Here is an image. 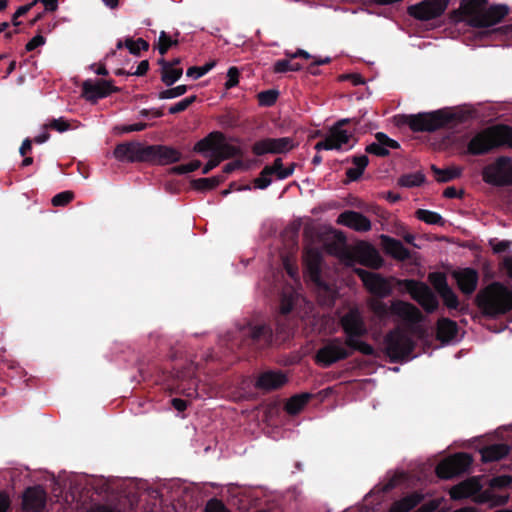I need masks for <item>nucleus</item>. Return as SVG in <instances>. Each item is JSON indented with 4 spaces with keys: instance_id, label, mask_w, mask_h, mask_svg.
<instances>
[{
    "instance_id": "obj_55",
    "label": "nucleus",
    "mask_w": 512,
    "mask_h": 512,
    "mask_svg": "<svg viewBox=\"0 0 512 512\" xmlns=\"http://www.w3.org/2000/svg\"><path fill=\"white\" fill-rule=\"evenodd\" d=\"M205 512H230L222 501L210 499L205 507Z\"/></svg>"
},
{
    "instance_id": "obj_13",
    "label": "nucleus",
    "mask_w": 512,
    "mask_h": 512,
    "mask_svg": "<svg viewBox=\"0 0 512 512\" xmlns=\"http://www.w3.org/2000/svg\"><path fill=\"white\" fill-rule=\"evenodd\" d=\"M348 120H341L337 122L328 132L324 140L319 141L315 145L316 150H333L340 149L344 144L349 142L351 132L345 129L344 126Z\"/></svg>"
},
{
    "instance_id": "obj_14",
    "label": "nucleus",
    "mask_w": 512,
    "mask_h": 512,
    "mask_svg": "<svg viewBox=\"0 0 512 512\" xmlns=\"http://www.w3.org/2000/svg\"><path fill=\"white\" fill-rule=\"evenodd\" d=\"M294 147L293 140L289 137L282 138H267L256 142L253 145V152L256 155H263L266 153H286Z\"/></svg>"
},
{
    "instance_id": "obj_27",
    "label": "nucleus",
    "mask_w": 512,
    "mask_h": 512,
    "mask_svg": "<svg viewBox=\"0 0 512 512\" xmlns=\"http://www.w3.org/2000/svg\"><path fill=\"white\" fill-rule=\"evenodd\" d=\"M242 154L241 147L237 141H225L224 136L221 133L219 143L217 145L216 155L219 159L225 160Z\"/></svg>"
},
{
    "instance_id": "obj_44",
    "label": "nucleus",
    "mask_w": 512,
    "mask_h": 512,
    "mask_svg": "<svg viewBox=\"0 0 512 512\" xmlns=\"http://www.w3.org/2000/svg\"><path fill=\"white\" fill-rule=\"evenodd\" d=\"M371 229V221L359 212L354 211V231L367 232Z\"/></svg>"
},
{
    "instance_id": "obj_36",
    "label": "nucleus",
    "mask_w": 512,
    "mask_h": 512,
    "mask_svg": "<svg viewBox=\"0 0 512 512\" xmlns=\"http://www.w3.org/2000/svg\"><path fill=\"white\" fill-rule=\"evenodd\" d=\"M267 168H270L271 175L275 174L278 179L282 180L293 174L295 164L292 163L288 167H283L282 159L277 158L274 160L273 164L267 166Z\"/></svg>"
},
{
    "instance_id": "obj_3",
    "label": "nucleus",
    "mask_w": 512,
    "mask_h": 512,
    "mask_svg": "<svg viewBox=\"0 0 512 512\" xmlns=\"http://www.w3.org/2000/svg\"><path fill=\"white\" fill-rule=\"evenodd\" d=\"M485 0H462L460 9L468 24L474 28H489L499 24L508 15L505 4H493L485 7Z\"/></svg>"
},
{
    "instance_id": "obj_56",
    "label": "nucleus",
    "mask_w": 512,
    "mask_h": 512,
    "mask_svg": "<svg viewBox=\"0 0 512 512\" xmlns=\"http://www.w3.org/2000/svg\"><path fill=\"white\" fill-rule=\"evenodd\" d=\"M227 81L225 83V88L230 89L236 86L239 82V71L236 67H230L227 72Z\"/></svg>"
},
{
    "instance_id": "obj_58",
    "label": "nucleus",
    "mask_w": 512,
    "mask_h": 512,
    "mask_svg": "<svg viewBox=\"0 0 512 512\" xmlns=\"http://www.w3.org/2000/svg\"><path fill=\"white\" fill-rule=\"evenodd\" d=\"M147 124L144 123V122H139V123H135V124H130V125H122L120 127H118V131L120 133H130V132H135V131H142L144 129L147 128Z\"/></svg>"
},
{
    "instance_id": "obj_41",
    "label": "nucleus",
    "mask_w": 512,
    "mask_h": 512,
    "mask_svg": "<svg viewBox=\"0 0 512 512\" xmlns=\"http://www.w3.org/2000/svg\"><path fill=\"white\" fill-rule=\"evenodd\" d=\"M297 299V294L295 292L284 293L280 302V312L282 314H288L293 309L294 303Z\"/></svg>"
},
{
    "instance_id": "obj_47",
    "label": "nucleus",
    "mask_w": 512,
    "mask_h": 512,
    "mask_svg": "<svg viewBox=\"0 0 512 512\" xmlns=\"http://www.w3.org/2000/svg\"><path fill=\"white\" fill-rule=\"evenodd\" d=\"M278 98V91L276 90H266L262 91L258 94L259 104L262 106H271L273 105Z\"/></svg>"
},
{
    "instance_id": "obj_43",
    "label": "nucleus",
    "mask_w": 512,
    "mask_h": 512,
    "mask_svg": "<svg viewBox=\"0 0 512 512\" xmlns=\"http://www.w3.org/2000/svg\"><path fill=\"white\" fill-rule=\"evenodd\" d=\"M178 40L172 39L166 32L162 31L159 35L158 50L161 55H164L170 47L177 45Z\"/></svg>"
},
{
    "instance_id": "obj_31",
    "label": "nucleus",
    "mask_w": 512,
    "mask_h": 512,
    "mask_svg": "<svg viewBox=\"0 0 512 512\" xmlns=\"http://www.w3.org/2000/svg\"><path fill=\"white\" fill-rule=\"evenodd\" d=\"M310 399L311 394L309 393L294 395L287 400L285 404V411L289 415H297L304 409V407L308 404Z\"/></svg>"
},
{
    "instance_id": "obj_20",
    "label": "nucleus",
    "mask_w": 512,
    "mask_h": 512,
    "mask_svg": "<svg viewBox=\"0 0 512 512\" xmlns=\"http://www.w3.org/2000/svg\"><path fill=\"white\" fill-rule=\"evenodd\" d=\"M376 141L367 145L366 152L378 157H386L390 154L389 149H398L399 143L389 138L385 133L378 132L375 135Z\"/></svg>"
},
{
    "instance_id": "obj_29",
    "label": "nucleus",
    "mask_w": 512,
    "mask_h": 512,
    "mask_svg": "<svg viewBox=\"0 0 512 512\" xmlns=\"http://www.w3.org/2000/svg\"><path fill=\"white\" fill-rule=\"evenodd\" d=\"M361 319L358 308L354 305V337L360 334ZM354 351H359L364 355H373L374 348L361 340L354 338Z\"/></svg>"
},
{
    "instance_id": "obj_49",
    "label": "nucleus",
    "mask_w": 512,
    "mask_h": 512,
    "mask_svg": "<svg viewBox=\"0 0 512 512\" xmlns=\"http://www.w3.org/2000/svg\"><path fill=\"white\" fill-rule=\"evenodd\" d=\"M187 91V86L186 85H179V86H176L174 88H170V89H167V90H164L162 92L159 93V98L160 99H172V98H177L179 96H182L183 94H185Z\"/></svg>"
},
{
    "instance_id": "obj_19",
    "label": "nucleus",
    "mask_w": 512,
    "mask_h": 512,
    "mask_svg": "<svg viewBox=\"0 0 512 512\" xmlns=\"http://www.w3.org/2000/svg\"><path fill=\"white\" fill-rule=\"evenodd\" d=\"M115 90L111 82L106 80H98L96 82L85 81L83 83V96L88 101L104 98Z\"/></svg>"
},
{
    "instance_id": "obj_15",
    "label": "nucleus",
    "mask_w": 512,
    "mask_h": 512,
    "mask_svg": "<svg viewBox=\"0 0 512 512\" xmlns=\"http://www.w3.org/2000/svg\"><path fill=\"white\" fill-rule=\"evenodd\" d=\"M145 155L161 165L175 163L181 159V153L177 149L164 146L153 145L145 149Z\"/></svg>"
},
{
    "instance_id": "obj_50",
    "label": "nucleus",
    "mask_w": 512,
    "mask_h": 512,
    "mask_svg": "<svg viewBox=\"0 0 512 512\" xmlns=\"http://www.w3.org/2000/svg\"><path fill=\"white\" fill-rule=\"evenodd\" d=\"M250 335L255 340L263 338L265 342H268L271 336V331L264 325L254 326L250 329Z\"/></svg>"
},
{
    "instance_id": "obj_64",
    "label": "nucleus",
    "mask_w": 512,
    "mask_h": 512,
    "mask_svg": "<svg viewBox=\"0 0 512 512\" xmlns=\"http://www.w3.org/2000/svg\"><path fill=\"white\" fill-rule=\"evenodd\" d=\"M443 196L449 199L453 198H462L463 192H458L457 189L453 186L447 187L444 192Z\"/></svg>"
},
{
    "instance_id": "obj_45",
    "label": "nucleus",
    "mask_w": 512,
    "mask_h": 512,
    "mask_svg": "<svg viewBox=\"0 0 512 512\" xmlns=\"http://www.w3.org/2000/svg\"><path fill=\"white\" fill-rule=\"evenodd\" d=\"M71 128L69 121L63 117L52 119L44 125V129H52L59 133H63Z\"/></svg>"
},
{
    "instance_id": "obj_35",
    "label": "nucleus",
    "mask_w": 512,
    "mask_h": 512,
    "mask_svg": "<svg viewBox=\"0 0 512 512\" xmlns=\"http://www.w3.org/2000/svg\"><path fill=\"white\" fill-rule=\"evenodd\" d=\"M415 216L420 221H423L430 225H439L443 226L445 224V220L443 217L434 211L426 210V209H418L415 212Z\"/></svg>"
},
{
    "instance_id": "obj_52",
    "label": "nucleus",
    "mask_w": 512,
    "mask_h": 512,
    "mask_svg": "<svg viewBox=\"0 0 512 512\" xmlns=\"http://www.w3.org/2000/svg\"><path fill=\"white\" fill-rule=\"evenodd\" d=\"M270 168L267 166L261 171L259 177L254 180V184L259 189H265L271 184Z\"/></svg>"
},
{
    "instance_id": "obj_30",
    "label": "nucleus",
    "mask_w": 512,
    "mask_h": 512,
    "mask_svg": "<svg viewBox=\"0 0 512 512\" xmlns=\"http://www.w3.org/2000/svg\"><path fill=\"white\" fill-rule=\"evenodd\" d=\"M159 64L162 67L161 80L167 86H171L182 76V68L174 67L172 63L167 62L164 59L159 60Z\"/></svg>"
},
{
    "instance_id": "obj_38",
    "label": "nucleus",
    "mask_w": 512,
    "mask_h": 512,
    "mask_svg": "<svg viewBox=\"0 0 512 512\" xmlns=\"http://www.w3.org/2000/svg\"><path fill=\"white\" fill-rule=\"evenodd\" d=\"M294 58L287 57V59L278 60L273 67L275 73H285L288 71H299L302 69V65L293 62Z\"/></svg>"
},
{
    "instance_id": "obj_12",
    "label": "nucleus",
    "mask_w": 512,
    "mask_h": 512,
    "mask_svg": "<svg viewBox=\"0 0 512 512\" xmlns=\"http://www.w3.org/2000/svg\"><path fill=\"white\" fill-rule=\"evenodd\" d=\"M354 262H359L375 270L384 265V259L379 251L372 244L365 241H354Z\"/></svg>"
},
{
    "instance_id": "obj_61",
    "label": "nucleus",
    "mask_w": 512,
    "mask_h": 512,
    "mask_svg": "<svg viewBox=\"0 0 512 512\" xmlns=\"http://www.w3.org/2000/svg\"><path fill=\"white\" fill-rule=\"evenodd\" d=\"M237 169H247V166H245V164L241 160H236L226 164L223 168V171L225 173H230Z\"/></svg>"
},
{
    "instance_id": "obj_34",
    "label": "nucleus",
    "mask_w": 512,
    "mask_h": 512,
    "mask_svg": "<svg viewBox=\"0 0 512 512\" xmlns=\"http://www.w3.org/2000/svg\"><path fill=\"white\" fill-rule=\"evenodd\" d=\"M426 180L425 175L418 171L402 175L398 179V184L402 187L412 188L421 186Z\"/></svg>"
},
{
    "instance_id": "obj_62",
    "label": "nucleus",
    "mask_w": 512,
    "mask_h": 512,
    "mask_svg": "<svg viewBox=\"0 0 512 512\" xmlns=\"http://www.w3.org/2000/svg\"><path fill=\"white\" fill-rule=\"evenodd\" d=\"M220 162L221 160L219 159V157L216 154H212L211 158L204 166L202 173L207 174L210 170L218 166Z\"/></svg>"
},
{
    "instance_id": "obj_39",
    "label": "nucleus",
    "mask_w": 512,
    "mask_h": 512,
    "mask_svg": "<svg viewBox=\"0 0 512 512\" xmlns=\"http://www.w3.org/2000/svg\"><path fill=\"white\" fill-rule=\"evenodd\" d=\"M428 279L438 294L450 287L446 275L442 272H432Z\"/></svg>"
},
{
    "instance_id": "obj_9",
    "label": "nucleus",
    "mask_w": 512,
    "mask_h": 512,
    "mask_svg": "<svg viewBox=\"0 0 512 512\" xmlns=\"http://www.w3.org/2000/svg\"><path fill=\"white\" fill-rule=\"evenodd\" d=\"M483 181L487 184L502 187L512 185V160L508 156H500L482 170Z\"/></svg>"
},
{
    "instance_id": "obj_10",
    "label": "nucleus",
    "mask_w": 512,
    "mask_h": 512,
    "mask_svg": "<svg viewBox=\"0 0 512 512\" xmlns=\"http://www.w3.org/2000/svg\"><path fill=\"white\" fill-rule=\"evenodd\" d=\"M473 458L465 452L455 453L436 466V475L441 479H452L469 471Z\"/></svg>"
},
{
    "instance_id": "obj_57",
    "label": "nucleus",
    "mask_w": 512,
    "mask_h": 512,
    "mask_svg": "<svg viewBox=\"0 0 512 512\" xmlns=\"http://www.w3.org/2000/svg\"><path fill=\"white\" fill-rule=\"evenodd\" d=\"M512 484V476L501 475L492 479V486L496 488H506Z\"/></svg>"
},
{
    "instance_id": "obj_28",
    "label": "nucleus",
    "mask_w": 512,
    "mask_h": 512,
    "mask_svg": "<svg viewBox=\"0 0 512 512\" xmlns=\"http://www.w3.org/2000/svg\"><path fill=\"white\" fill-rule=\"evenodd\" d=\"M140 145L137 143H123L116 146L113 155L119 161L133 162L138 159Z\"/></svg>"
},
{
    "instance_id": "obj_42",
    "label": "nucleus",
    "mask_w": 512,
    "mask_h": 512,
    "mask_svg": "<svg viewBox=\"0 0 512 512\" xmlns=\"http://www.w3.org/2000/svg\"><path fill=\"white\" fill-rule=\"evenodd\" d=\"M125 46L130 53L134 55H138L141 50L146 51L149 48V44L142 38H139L136 41L133 39H126Z\"/></svg>"
},
{
    "instance_id": "obj_53",
    "label": "nucleus",
    "mask_w": 512,
    "mask_h": 512,
    "mask_svg": "<svg viewBox=\"0 0 512 512\" xmlns=\"http://www.w3.org/2000/svg\"><path fill=\"white\" fill-rule=\"evenodd\" d=\"M195 101H196L195 95L189 96V97L179 101L178 103L172 105L169 108V113L176 114V113L182 112V111L186 110Z\"/></svg>"
},
{
    "instance_id": "obj_24",
    "label": "nucleus",
    "mask_w": 512,
    "mask_h": 512,
    "mask_svg": "<svg viewBox=\"0 0 512 512\" xmlns=\"http://www.w3.org/2000/svg\"><path fill=\"white\" fill-rule=\"evenodd\" d=\"M458 334V325L455 321L442 317L438 319L436 325L437 339L442 343L452 341Z\"/></svg>"
},
{
    "instance_id": "obj_26",
    "label": "nucleus",
    "mask_w": 512,
    "mask_h": 512,
    "mask_svg": "<svg viewBox=\"0 0 512 512\" xmlns=\"http://www.w3.org/2000/svg\"><path fill=\"white\" fill-rule=\"evenodd\" d=\"M423 495L419 492H412L407 496L396 500L392 503L389 512H409L420 504L423 500Z\"/></svg>"
},
{
    "instance_id": "obj_23",
    "label": "nucleus",
    "mask_w": 512,
    "mask_h": 512,
    "mask_svg": "<svg viewBox=\"0 0 512 512\" xmlns=\"http://www.w3.org/2000/svg\"><path fill=\"white\" fill-rule=\"evenodd\" d=\"M304 264L306 266L307 273L310 279L319 283L320 281V265H321V254L317 249L308 248L304 254Z\"/></svg>"
},
{
    "instance_id": "obj_2",
    "label": "nucleus",
    "mask_w": 512,
    "mask_h": 512,
    "mask_svg": "<svg viewBox=\"0 0 512 512\" xmlns=\"http://www.w3.org/2000/svg\"><path fill=\"white\" fill-rule=\"evenodd\" d=\"M474 111L462 107H446L416 115H402L398 124L408 125L414 132H435L454 128L473 118Z\"/></svg>"
},
{
    "instance_id": "obj_1",
    "label": "nucleus",
    "mask_w": 512,
    "mask_h": 512,
    "mask_svg": "<svg viewBox=\"0 0 512 512\" xmlns=\"http://www.w3.org/2000/svg\"><path fill=\"white\" fill-rule=\"evenodd\" d=\"M354 274L361 279L367 291L376 297V299H372L369 302V307L380 321H386L390 316H397L412 324H418L423 321V314L411 303L402 300H393L391 305L388 306L382 301L383 298L392 294V283L395 284V280H393L394 277L385 278L379 273L355 267Z\"/></svg>"
},
{
    "instance_id": "obj_16",
    "label": "nucleus",
    "mask_w": 512,
    "mask_h": 512,
    "mask_svg": "<svg viewBox=\"0 0 512 512\" xmlns=\"http://www.w3.org/2000/svg\"><path fill=\"white\" fill-rule=\"evenodd\" d=\"M47 495L41 486L27 488L22 497V506L26 511L40 512L46 504Z\"/></svg>"
},
{
    "instance_id": "obj_48",
    "label": "nucleus",
    "mask_w": 512,
    "mask_h": 512,
    "mask_svg": "<svg viewBox=\"0 0 512 512\" xmlns=\"http://www.w3.org/2000/svg\"><path fill=\"white\" fill-rule=\"evenodd\" d=\"M201 166V162L199 160L191 161L187 164L178 165L172 167L170 172L173 174H187L197 170Z\"/></svg>"
},
{
    "instance_id": "obj_32",
    "label": "nucleus",
    "mask_w": 512,
    "mask_h": 512,
    "mask_svg": "<svg viewBox=\"0 0 512 512\" xmlns=\"http://www.w3.org/2000/svg\"><path fill=\"white\" fill-rule=\"evenodd\" d=\"M221 133L220 132H212L205 138L201 139L194 146V151L199 153H206L211 151L212 154H216L217 145L219 143Z\"/></svg>"
},
{
    "instance_id": "obj_17",
    "label": "nucleus",
    "mask_w": 512,
    "mask_h": 512,
    "mask_svg": "<svg viewBox=\"0 0 512 512\" xmlns=\"http://www.w3.org/2000/svg\"><path fill=\"white\" fill-rule=\"evenodd\" d=\"M452 276L455 278L457 286L463 294L471 295L475 292L479 281V274L474 268L468 267L454 271Z\"/></svg>"
},
{
    "instance_id": "obj_11",
    "label": "nucleus",
    "mask_w": 512,
    "mask_h": 512,
    "mask_svg": "<svg viewBox=\"0 0 512 512\" xmlns=\"http://www.w3.org/2000/svg\"><path fill=\"white\" fill-rule=\"evenodd\" d=\"M449 0H423L407 8L408 14L420 21L440 17L447 9Z\"/></svg>"
},
{
    "instance_id": "obj_6",
    "label": "nucleus",
    "mask_w": 512,
    "mask_h": 512,
    "mask_svg": "<svg viewBox=\"0 0 512 512\" xmlns=\"http://www.w3.org/2000/svg\"><path fill=\"white\" fill-rule=\"evenodd\" d=\"M341 325L346 333V339H333L325 343L316 353L315 362L321 367H329L332 364L345 359L349 355L352 346V313L348 312L341 319Z\"/></svg>"
},
{
    "instance_id": "obj_18",
    "label": "nucleus",
    "mask_w": 512,
    "mask_h": 512,
    "mask_svg": "<svg viewBox=\"0 0 512 512\" xmlns=\"http://www.w3.org/2000/svg\"><path fill=\"white\" fill-rule=\"evenodd\" d=\"M331 236L333 241L326 243L327 251L345 262L346 265H350L352 263V255L350 249L346 245L345 236L342 232L338 231H333Z\"/></svg>"
},
{
    "instance_id": "obj_46",
    "label": "nucleus",
    "mask_w": 512,
    "mask_h": 512,
    "mask_svg": "<svg viewBox=\"0 0 512 512\" xmlns=\"http://www.w3.org/2000/svg\"><path fill=\"white\" fill-rule=\"evenodd\" d=\"M74 199V193L72 191H63L61 193L56 194L51 203L55 207L66 206Z\"/></svg>"
},
{
    "instance_id": "obj_40",
    "label": "nucleus",
    "mask_w": 512,
    "mask_h": 512,
    "mask_svg": "<svg viewBox=\"0 0 512 512\" xmlns=\"http://www.w3.org/2000/svg\"><path fill=\"white\" fill-rule=\"evenodd\" d=\"M370 95V91L367 87H365V80L359 74L354 72V96L360 100L368 97Z\"/></svg>"
},
{
    "instance_id": "obj_51",
    "label": "nucleus",
    "mask_w": 512,
    "mask_h": 512,
    "mask_svg": "<svg viewBox=\"0 0 512 512\" xmlns=\"http://www.w3.org/2000/svg\"><path fill=\"white\" fill-rule=\"evenodd\" d=\"M214 65H215V63L211 62V63H207L201 67L193 66L187 70L186 74L188 77L198 79V78L202 77L203 75H205L208 71H210L214 67Z\"/></svg>"
},
{
    "instance_id": "obj_7",
    "label": "nucleus",
    "mask_w": 512,
    "mask_h": 512,
    "mask_svg": "<svg viewBox=\"0 0 512 512\" xmlns=\"http://www.w3.org/2000/svg\"><path fill=\"white\" fill-rule=\"evenodd\" d=\"M415 348L412 338L401 328L389 331L384 338V349L390 362L407 360Z\"/></svg>"
},
{
    "instance_id": "obj_54",
    "label": "nucleus",
    "mask_w": 512,
    "mask_h": 512,
    "mask_svg": "<svg viewBox=\"0 0 512 512\" xmlns=\"http://www.w3.org/2000/svg\"><path fill=\"white\" fill-rule=\"evenodd\" d=\"M219 183L220 180L216 177L201 178L195 181V186L200 190H209L217 187Z\"/></svg>"
},
{
    "instance_id": "obj_60",
    "label": "nucleus",
    "mask_w": 512,
    "mask_h": 512,
    "mask_svg": "<svg viewBox=\"0 0 512 512\" xmlns=\"http://www.w3.org/2000/svg\"><path fill=\"white\" fill-rule=\"evenodd\" d=\"M45 43V38L41 35L34 36L27 44H26V50L32 51L35 48L43 45Z\"/></svg>"
},
{
    "instance_id": "obj_59",
    "label": "nucleus",
    "mask_w": 512,
    "mask_h": 512,
    "mask_svg": "<svg viewBox=\"0 0 512 512\" xmlns=\"http://www.w3.org/2000/svg\"><path fill=\"white\" fill-rule=\"evenodd\" d=\"M450 496L454 500H459L468 496L467 489L464 484L454 486L450 491Z\"/></svg>"
},
{
    "instance_id": "obj_5",
    "label": "nucleus",
    "mask_w": 512,
    "mask_h": 512,
    "mask_svg": "<svg viewBox=\"0 0 512 512\" xmlns=\"http://www.w3.org/2000/svg\"><path fill=\"white\" fill-rule=\"evenodd\" d=\"M512 139V127L498 124L477 132L468 142L465 153L471 156L489 154L501 146L509 147Z\"/></svg>"
},
{
    "instance_id": "obj_22",
    "label": "nucleus",
    "mask_w": 512,
    "mask_h": 512,
    "mask_svg": "<svg viewBox=\"0 0 512 512\" xmlns=\"http://www.w3.org/2000/svg\"><path fill=\"white\" fill-rule=\"evenodd\" d=\"M380 240L385 253L392 256L394 259L399 261L410 259L409 249H407L400 240L384 234L380 236Z\"/></svg>"
},
{
    "instance_id": "obj_25",
    "label": "nucleus",
    "mask_w": 512,
    "mask_h": 512,
    "mask_svg": "<svg viewBox=\"0 0 512 512\" xmlns=\"http://www.w3.org/2000/svg\"><path fill=\"white\" fill-rule=\"evenodd\" d=\"M510 446L505 443H497L483 447L480 450L484 463H491L503 459L509 454Z\"/></svg>"
},
{
    "instance_id": "obj_21",
    "label": "nucleus",
    "mask_w": 512,
    "mask_h": 512,
    "mask_svg": "<svg viewBox=\"0 0 512 512\" xmlns=\"http://www.w3.org/2000/svg\"><path fill=\"white\" fill-rule=\"evenodd\" d=\"M287 381V376L280 371H266L259 375L256 387L265 391H271L283 387Z\"/></svg>"
},
{
    "instance_id": "obj_8",
    "label": "nucleus",
    "mask_w": 512,
    "mask_h": 512,
    "mask_svg": "<svg viewBox=\"0 0 512 512\" xmlns=\"http://www.w3.org/2000/svg\"><path fill=\"white\" fill-rule=\"evenodd\" d=\"M393 280H395V285L397 287L408 292L411 298L415 300L428 314H431L438 309L439 301L426 283L415 279L393 278Z\"/></svg>"
},
{
    "instance_id": "obj_4",
    "label": "nucleus",
    "mask_w": 512,
    "mask_h": 512,
    "mask_svg": "<svg viewBox=\"0 0 512 512\" xmlns=\"http://www.w3.org/2000/svg\"><path fill=\"white\" fill-rule=\"evenodd\" d=\"M475 302L483 316L496 318L512 310V291L501 282H493L478 292Z\"/></svg>"
},
{
    "instance_id": "obj_37",
    "label": "nucleus",
    "mask_w": 512,
    "mask_h": 512,
    "mask_svg": "<svg viewBox=\"0 0 512 512\" xmlns=\"http://www.w3.org/2000/svg\"><path fill=\"white\" fill-rule=\"evenodd\" d=\"M439 296L442 298L444 305L449 310H463V308H460V302L458 299V296L456 293L452 290L451 287L444 290L439 294Z\"/></svg>"
},
{
    "instance_id": "obj_63",
    "label": "nucleus",
    "mask_w": 512,
    "mask_h": 512,
    "mask_svg": "<svg viewBox=\"0 0 512 512\" xmlns=\"http://www.w3.org/2000/svg\"><path fill=\"white\" fill-rule=\"evenodd\" d=\"M337 222L347 227H352V211H345L344 213L340 214Z\"/></svg>"
},
{
    "instance_id": "obj_33",
    "label": "nucleus",
    "mask_w": 512,
    "mask_h": 512,
    "mask_svg": "<svg viewBox=\"0 0 512 512\" xmlns=\"http://www.w3.org/2000/svg\"><path fill=\"white\" fill-rule=\"evenodd\" d=\"M431 170L434 173L436 180L440 183L452 181L461 175V169L459 168L441 169L432 165Z\"/></svg>"
}]
</instances>
